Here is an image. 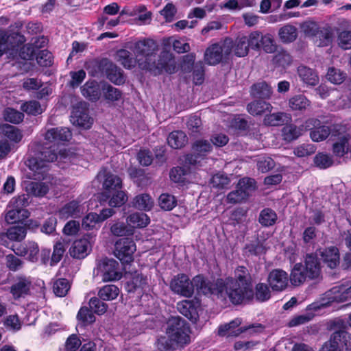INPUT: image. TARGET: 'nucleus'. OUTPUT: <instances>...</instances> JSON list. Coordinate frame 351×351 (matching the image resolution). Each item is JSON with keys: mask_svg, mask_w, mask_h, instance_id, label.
Returning <instances> with one entry per match:
<instances>
[{"mask_svg": "<svg viewBox=\"0 0 351 351\" xmlns=\"http://www.w3.org/2000/svg\"><path fill=\"white\" fill-rule=\"evenodd\" d=\"M305 123L301 126L289 124L282 130V134L286 141H292L297 139L305 131Z\"/></svg>", "mask_w": 351, "mask_h": 351, "instance_id": "obj_36", "label": "nucleus"}, {"mask_svg": "<svg viewBox=\"0 0 351 351\" xmlns=\"http://www.w3.org/2000/svg\"><path fill=\"white\" fill-rule=\"evenodd\" d=\"M230 179L222 173H217L213 176L210 184L216 189H223L229 185Z\"/></svg>", "mask_w": 351, "mask_h": 351, "instance_id": "obj_63", "label": "nucleus"}, {"mask_svg": "<svg viewBox=\"0 0 351 351\" xmlns=\"http://www.w3.org/2000/svg\"><path fill=\"white\" fill-rule=\"evenodd\" d=\"M339 46L343 49H351V32L344 30L341 32L337 38Z\"/></svg>", "mask_w": 351, "mask_h": 351, "instance_id": "obj_64", "label": "nucleus"}, {"mask_svg": "<svg viewBox=\"0 0 351 351\" xmlns=\"http://www.w3.org/2000/svg\"><path fill=\"white\" fill-rule=\"evenodd\" d=\"M335 136L332 144V152L337 157H342L346 154H350L351 156V136L346 133H339Z\"/></svg>", "mask_w": 351, "mask_h": 351, "instance_id": "obj_15", "label": "nucleus"}, {"mask_svg": "<svg viewBox=\"0 0 351 351\" xmlns=\"http://www.w3.org/2000/svg\"><path fill=\"white\" fill-rule=\"evenodd\" d=\"M127 223L132 229L142 228L149 224V218L145 213H134L127 217Z\"/></svg>", "mask_w": 351, "mask_h": 351, "instance_id": "obj_35", "label": "nucleus"}, {"mask_svg": "<svg viewBox=\"0 0 351 351\" xmlns=\"http://www.w3.org/2000/svg\"><path fill=\"white\" fill-rule=\"evenodd\" d=\"M5 121L12 123L18 124L23 120L24 114L14 108H7L3 112Z\"/></svg>", "mask_w": 351, "mask_h": 351, "instance_id": "obj_50", "label": "nucleus"}, {"mask_svg": "<svg viewBox=\"0 0 351 351\" xmlns=\"http://www.w3.org/2000/svg\"><path fill=\"white\" fill-rule=\"evenodd\" d=\"M106 75L108 79L115 84L119 85L125 82L121 69L112 63L108 64Z\"/></svg>", "mask_w": 351, "mask_h": 351, "instance_id": "obj_40", "label": "nucleus"}, {"mask_svg": "<svg viewBox=\"0 0 351 351\" xmlns=\"http://www.w3.org/2000/svg\"><path fill=\"white\" fill-rule=\"evenodd\" d=\"M298 73L301 80L307 85L315 86L319 82L317 73L311 68L300 66L298 68Z\"/></svg>", "mask_w": 351, "mask_h": 351, "instance_id": "obj_27", "label": "nucleus"}, {"mask_svg": "<svg viewBox=\"0 0 351 351\" xmlns=\"http://www.w3.org/2000/svg\"><path fill=\"white\" fill-rule=\"evenodd\" d=\"M278 217L276 212L269 208L262 210L258 216V221L264 227L274 225Z\"/></svg>", "mask_w": 351, "mask_h": 351, "instance_id": "obj_41", "label": "nucleus"}, {"mask_svg": "<svg viewBox=\"0 0 351 351\" xmlns=\"http://www.w3.org/2000/svg\"><path fill=\"white\" fill-rule=\"evenodd\" d=\"M32 287V280L25 276H16L11 287L10 293L14 299L18 300L27 295Z\"/></svg>", "mask_w": 351, "mask_h": 351, "instance_id": "obj_13", "label": "nucleus"}, {"mask_svg": "<svg viewBox=\"0 0 351 351\" xmlns=\"http://www.w3.org/2000/svg\"><path fill=\"white\" fill-rule=\"evenodd\" d=\"M327 79L332 83L339 84L342 83L345 78L346 74L339 69L335 68H330L326 75Z\"/></svg>", "mask_w": 351, "mask_h": 351, "instance_id": "obj_62", "label": "nucleus"}, {"mask_svg": "<svg viewBox=\"0 0 351 351\" xmlns=\"http://www.w3.org/2000/svg\"><path fill=\"white\" fill-rule=\"evenodd\" d=\"M190 329L184 319L180 317H172L167 322L166 334L169 339L180 345L190 342Z\"/></svg>", "mask_w": 351, "mask_h": 351, "instance_id": "obj_3", "label": "nucleus"}, {"mask_svg": "<svg viewBox=\"0 0 351 351\" xmlns=\"http://www.w3.org/2000/svg\"><path fill=\"white\" fill-rule=\"evenodd\" d=\"M108 199L109 206L112 207H119L126 202L128 197L126 194L122 191H114L113 194L110 193V196Z\"/></svg>", "mask_w": 351, "mask_h": 351, "instance_id": "obj_55", "label": "nucleus"}, {"mask_svg": "<svg viewBox=\"0 0 351 351\" xmlns=\"http://www.w3.org/2000/svg\"><path fill=\"white\" fill-rule=\"evenodd\" d=\"M0 135L14 143H19L23 137L19 128L9 124L0 125Z\"/></svg>", "mask_w": 351, "mask_h": 351, "instance_id": "obj_31", "label": "nucleus"}, {"mask_svg": "<svg viewBox=\"0 0 351 351\" xmlns=\"http://www.w3.org/2000/svg\"><path fill=\"white\" fill-rule=\"evenodd\" d=\"M307 278H308V276L306 274L304 265L301 263H296L289 277L291 284L294 286H299L303 284Z\"/></svg>", "mask_w": 351, "mask_h": 351, "instance_id": "obj_29", "label": "nucleus"}, {"mask_svg": "<svg viewBox=\"0 0 351 351\" xmlns=\"http://www.w3.org/2000/svg\"><path fill=\"white\" fill-rule=\"evenodd\" d=\"M119 263L113 259L103 261L99 265L98 269L102 274L104 281H112L121 278V273L119 271Z\"/></svg>", "mask_w": 351, "mask_h": 351, "instance_id": "obj_14", "label": "nucleus"}, {"mask_svg": "<svg viewBox=\"0 0 351 351\" xmlns=\"http://www.w3.org/2000/svg\"><path fill=\"white\" fill-rule=\"evenodd\" d=\"M267 282L274 291H282L288 286L289 275L282 269H276L269 274Z\"/></svg>", "mask_w": 351, "mask_h": 351, "instance_id": "obj_16", "label": "nucleus"}, {"mask_svg": "<svg viewBox=\"0 0 351 351\" xmlns=\"http://www.w3.org/2000/svg\"><path fill=\"white\" fill-rule=\"evenodd\" d=\"M67 156L65 149H60L58 155L55 149H52V145L49 147L37 145L34 155L27 161V165L31 171L27 175L28 178L36 180L49 179V164L58 158L65 159Z\"/></svg>", "mask_w": 351, "mask_h": 351, "instance_id": "obj_1", "label": "nucleus"}, {"mask_svg": "<svg viewBox=\"0 0 351 351\" xmlns=\"http://www.w3.org/2000/svg\"><path fill=\"white\" fill-rule=\"evenodd\" d=\"M232 45L230 40L226 39L223 43H213L206 49L204 56L205 62L209 65L219 64L223 58H227L232 52Z\"/></svg>", "mask_w": 351, "mask_h": 351, "instance_id": "obj_5", "label": "nucleus"}, {"mask_svg": "<svg viewBox=\"0 0 351 351\" xmlns=\"http://www.w3.org/2000/svg\"><path fill=\"white\" fill-rule=\"evenodd\" d=\"M114 254L122 263L133 261V254L136 250L135 243L130 239H121L115 243Z\"/></svg>", "mask_w": 351, "mask_h": 351, "instance_id": "obj_10", "label": "nucleus"}, {"mask_svg": "<svg viewBox=\"0 0 351 351\" xmlns=\"http://www.w3.org/2000/svg\"><path fill=\"white\" fill-rule=\"evenodd\" d=\"M28 217V212L25 209L13 208L9 210L5 216L8 223H14Z\"/></svg>", "mask_w": 351, "mask_h": 351, "instance_id": "obj_45", "label": "nucleus"}, {"mask_svg": "<svg viewBox=\"0 0 351 351\" xmlns=\"http://www.w3.org/2000/svg\"><path fill=\"white\" fill-rule=\"evenodd\" d=\"M84 209L77 201L73 200L63 206L58 211L60 219H66L69 217L76 218L80 217Z\"/></svg>", "mask_w": 351, "mask_h": 351, "instance_id": "obj_23", "label": "nucleus"}, {"mask_svg": "<svg viewBox=\"0 0 351 351\" xmlns=\"http://www.w3.org/2000/svg\"><path fill=\"white\" fill-rule=\"evenodd\" d=\"M291 120V116L284 112L270 113L265 116L263 123L269 126L282 125Z\"/></svg>", "mask_w": 351, "mask_h": 351, "instance_id": "obj_25", "label": "nucleus"}, {"mask_svg": "<svg viewBox=\"0 0 351 351\" xmlns=\"http://www.w3.org/2000/svg\"><path fill=\"white\" fill-rule=\"evenodd\" d=\"M71 288L69 281L66 278H58L53 282V291L58 297L65 296Z\"/></svg>", "mask_w": 351, "mask_h": 351, "instance_id": "obj_47", "label": "nucleus"}, {"mask_svg": "<svg viewBox=\"0 0 351 351\" xmlns=\"http://www.w3.org/2000/svg\"><path fill=\"white\" fill-rule=\"evenodd\" d=\"M111 233L117 237L129 236L133 234V229L123 222L117 221L110 227Z\"/></svg>", "mask_w": 351, "mask_h": 351, "instance_id": "obj_48", "label": "nucleus"}, {"mask_svg": "<svg viewBox=\"0 0 351 351\" xmlns=\"http://www.w3.org/2000/svg\"><path fill=\"white\" fill-rule=\"evenodd\" d=\"M242 321L240 318H236L229 323L221 325L218 328V335L221 337H235L240 334L249 330H254V332H258L263 330L261 324L250 325L245 327H239Z\"/></svg>", "mask_w": 351, "mask_h": 351, "instance_id": "obj_6", "label": "nucleus"}, {"mask_svg": "<svg viewBox=\"0 0 351 351\" xmlns=\"http://www.w3.org/2000/svg\"><path fill=\"white\" fill-rule=\"evenodd\" d=\"M154 67L148 69L147 71L153 72L154 75L160 74L165 71L173 73L176 71V64L173 54L168 51L164 50L160 53L158 61L156 58L153 60Z\"/></svg>", "mask_w": 351, "mask_h": 351, "instance_id": "obj_9", "label": "nucleus"}, {"mask_svg": "<svg viewBox=\"0 0 351 351\" xmlns=\"http://www.w3.org/2000/svg\"><path fill=\"white\" fill-rule=\"evenodd\" d=\"M232 49L234 54L239 57H244L248 53L249 43H247V37L241 36L237 38L232 43Z\"/></svg>", "mask_w": 351, "mask_h": 351, "instance_id": "obj_44", "label": "nucleus"}, {"mask_svg": "<svg viewBox=\"0 0 351 351\" xmlns=\"http://www.w3.org/2000/svg\"><path fill=\"white\" fill-rule=\"evenodd\" d=\"M319 255L323 262L331 268H335L339 264V250L335 247H330L319 251Z\"/></svg>", "mask_w": 351, "mask_h": 351, "instance_id": "obj_24", "label": "nucleus"}, {"mask_svg": "<svg viewBox=\"0 0 351 351\" xmlns=\"http://www.w3.org/2000/svg\"><path fill=\"white\" fill-rule=\"evenodd\" d=\"M261 48L267 53H274L276 49V45L274 38L270 34L261 36Z\"/></svg>", "mask_w": 351, "mask_h": 351, "instance_id": "obj_60", "label": "nucleus"}, {"mask_svg": "<svg viewBox=\"0 0 351 351\" xmlns=\"http://www.w3.org/2000/svg\"><path fill=\"white\" fill-rule=\"evenodd\" d=\"M105 177L103 186L106 189V191L101 194V201L108 200L110 196V193L121 188L122 186V181L117 176L108 173Z\"/></svg>", "mask_w": 351, "mask_h": 351, "instance_id": "obj_21", "label": "nucleus"}, {"mask_svg": "<svg viewBox=\"0 0 351 351\" xmlns=\"http://www.w3.org/2000/svg\"><path fill=\"white\" fill-rule=\"evenodd\" d=\"M305 130H311L310 137L314 142L326 139L331 132L330 127L321 125L320 121L314 118L308 119L305 121Z\"/></svg>", "mask_w": 351, "mask_h": 351, "instance_id": "obj_12", "label": "nucleus"}, {"mask_svg": "<svg viewBox=\"0 0 351 351\" xmlns=\"http://www.w3.org/2000/svg\"><path fill=\"white\" fill-rule=\"evenodd\" d=\"M158 51V46L155 40L150 38L143 39L136 42L132 52L135 56L140 58L146 66L143 70H148L154 67L153 60Z\"/></svg>", "mask_w": 351, "mask_h": 351, "instance_id": "obj_4", "label": "nucleus"}, {"mask_svg": "<svg viewBox=\"0 0 351 351\" xmlns=\"http://www.w3.org/2000/svg\"><path fill=\"white\" fill-rule=\"evenodd\" d=\"M16 250V254L20 256H27V258L32 262L38 260L39 248L38 244L35 242L29 241L25 245H21Z\"/></svg>", "mask_w": 351, "mask_h": 351, "instance_id": "obj_26", "label": "nucleus"}, {"mask_svg": "<svg viewBox=\"0 0 351 351\" xmlns=\"http://www.w3.org/2000/svg\"><path fill=\"white\" fill-rule=\"evenodd\" d=\"M235 279H233L234 282H239V284L247 283L248 285H251L250 276L248 270L243 266L238 267L235 271Z\"/></svg>", "mask_w": 351, "mask_h": 351, "instance_id": "obj_59", "label": "nucleus"}, {"mask_svg": "<svg viewBox=\"0 0 351 351\" xmlns=\"http://www.w3.org/2000/svg\"><path fill=\"white\" fill-rule=\"evenodd\" d=\"M178 311L188 319L193 320L196 319V308L193 300H182L177 304Z\"/></svg>", "mask_w": 351, "mask_h": 351, "instance_id": "obj_37", "label": "nucleus"}, {"mask_svg": "<svg viewBox=\"0 0 351 351\" xmlns=\"http://www.w3.org/2000/svg\"><path fill=\"white\" fill-rule=\"evenodd\" d=\"M272 108V106L269 102L262 100L254 101L247 106V112L253 116L261 115L267 112H270Z\"/></svg>", "mask_w": 351, "mask_h": 351, "instance_id": "obj_30", "label": "nucleus"}, {"mask_svg": "<svg viewBox=\"0 0 351 351\" xmlns=\"http://www.w3.org/2000/svg\"><path fill=\"white\" fill-rule=\"evenodd\" d=\"M117 60L125 69H130L136 66L143 70L146 64L142 62L140 58L133 57L132 53L124 49H121L117 52Z\"/></svg>", "mask_w": 351, "mask_h": 351, "instance_id": "obj_19", "label": "nucleus"}, {"mask_svg": "<svg viewBox=\"0 0 351 351\" xmlns=\"http://www.w3.org/2000/svg\"><path fill=\"white\" fill-rule=\"evenodd\" d=\"M189 173L188 168L177 167L171 170L170 178L174 182H184Z\"/></svg>", "mask_w": 351, "mask_h": 351, "instance_id": "obj_57", "label": "nucleus"}, {"mask_svg": "<svg viewBox=\"0 0 351 351\" xmlns=\"http://www.w3.org/2000/svg\"><path fill=\"white\" fill-rule=\"evenodd\" d=\"M304 270L308 279H316L321 274V265L316 254H307L304 259Z\"/></svg>", "mask_w": 351, "mask_h": 351, "instance_id": "obj_22", "label": "nucleus"}, {"mask_svg": "<svg viewBox=\"0 0 351 351\" xmlns=\"http://www.w3.org/2000/svg\"><path fill=\"white\" fill-rule=\"evenodd\" d=\"M325 298L328 300L326 303L327 304L332 302H341L347 300L351 298V285L335 286L325 293Z\"/></svg>", "mask_w": 351, "mask_h": 351, "instance_id": "obj_17", "label": "nucleus"}, {"mask_svg": "<svg viewBox=\"0 0 351 351\" xmlns=\"http://www.w3.org/2000/svg\"><path fill=\"white\" fill-rule=\"evenodd\" d=\"M119 294V288L114 285H108L101 287L98 291L99 298L104 301L113 300Z\"/></svg>", "mask_w": 351, "mask_h": 351, "instance_id": "obj_43", "label": "nucleus"}, {"mask_svg": "<svg viewBox=\"0 0 351 351\" xmlns=\"http://www.w3.org/2000/svg\"><path fill=\"white\" fill-rule=\"evenodd\" d=\"M82 95L91 101L97 100L101 95L99 84L95 81H88L82 87Z\"/></svg>", "mask_w": 351, "mask_h": 351, "instance_id": "obj_33", "label": "nucleus"}, {"mask_svg": "<svg viewBox=\"0 0 351 351\" xmlns=\"http://www.w3.org/2000/svg\"><path fill=\"white\" fill-rule=\"evenodd\" d=\"M237 186L243 193H245L247 198L256 188L255 180L249 178H244L239 180Z\"/></svg>", "mask_w": 351, "mask_h": 351, "instance_id": "obj_51", "label": "nucleus"}, {"mask_svg": "<svg viewBox=\"0 0 351 351\" xmlns=\"http://www.w3.org/2000/svg\"><path fill=\"white\" fill-rule=\"evenodd\" d=\"M168 144L174 149L182 147L187 142V137L182 131H173L167 138Z\"/></svg>", "mask_w": 351, "mask_h": 351, "instance_id": "obj_39", "label": "nucleus"}, {"mask_svg": "<svg viewBox=\"0 0 351 351\" xmlns=\"http://www.w3.org/2000/svg\"><path fill=\"white\" fill-rule=\"evenodd\" d=\"M159 206L164 210H171L177 204V201L173 195L163 193L159 197Z\"/></svg>", "mask_w": 351, "mask_h": 351, "instance_id": "obj_52", "label": "nucleus"}, {"mask_svg": "<svg viewBox=\"0 0 351 351\" xmlns=\"http://www.w3.org/2000/svg\"><path fill=\"white\" fill-rule=\"evenodd\" d=\"M21 109L23 112L34 116L41 114L45 110L40 103L34 100L24 103L22 104Z\"/></svg>", "mask_w": 351, "mask_h": 351, "instance_id": "obj_49", "label": "nucleus"}, {"mask_svg": "<svg viewBox=\"0 0 351 351\" xmlns=\"http://www.w3.org/2000/svg\"><path fill=\"white\" fill-rule=\"evenodd\" d=\"M133 206L138 210H149L154 206V201L149 195L143 193L134 197Z\"/></svg>", "mask_w": 351, "mask_h": 351, "instance_id": "obj_42", "label": "nucleus"}, {"mask_svg": "<svg viewBox=\"0 0 351 351\" xmlns=\"http://www.w3.org/2000/svg\"><path fill=\"white\" fill-rule=\"evenodd\" d=\"M10 241H20L26 235V229L23 226H13L5 232Z\"/></svg>", "mask_w": 351, "mask_h": 351, "instance_id": "obj_53", "label": "nucleus"}, {"mask_svg": "<svg viewBox=\"0 0 351 351\" xmlns=\"http://www.w3.org/2000/svg\"><path fill=\"white\" fill-rule=\"evenodd\" d=\"M288 105L292 111L303 112L311 106V101L305 95L300 94L290 97Z\"/></svg>", "mask_w": 351, "mask_h": 351, "instance_id": "obj_28", "label": "nucleus"}, {"mask_svg": "<svg viewBox=\"0 0 351 351\" xmlns=\"http://www.w3.org/2000/svg\"><path fill=\"white\" fill-rule=\"evenodd\" d=\"M301 31L308 36H317L319 32V26L313 21H306L300 24Z\"/></svg>", "mask_w": 351, "mask_h": 351, "instance_id": "obj_58", "label": "nucleus"}, {"mask_svg": "<svg viewBox=\"0 0 351 351\" xmlns=\"http://www.w3.org/2000/svg\"><path fill=\"white\" fill-rule=\"evenodd\" d=\"M314 163L320 169H326L332 166L333 160L332 156L324 153H318L314 158Z\"/></svg>", "mask_w": 351, "mask_h": 351, "instance_id": "obj_56", "label": "nucleus"}, {"mask_svg": "<svg viewBox=\"0 0 351 351\" xmlns=\"http://www.w3.org/2000/svg\"><path fill=\"white\" fill-rule=\"evenodd\" d=\"M164 43L165 45L172 43L173 49L178 53L188 52L191 49L190 45L188 43L181 40H173L171 37L164 39Z\"/></svg>", "mask_w": 351, "mask_h": 351, "instance_id": "obj_54", "label": "nucleus"}, {"mask_svg": "<svg viewBox=\"0 0 351 351\" xmlns=\"http://www.w3.org/2000/svg\"><path fill=\"white\" fill-rule=\"evenodd\" d=\"M272 93L271 87L265 82H258L251 87V95L254 97L269 99Z\"/></svg>", "mask_w": 351, "mask_h": 351, "instance_id": "obj_34", "label": "nucleus"}, {"mask_svg": "<svg viewBox=\"0 0 351 351\" xmlns=\"http://www.w3.org/2000/svg\"><path fill=\"white\" fill-rule=\"evenodd\" d=\"M91 250L90 242L86 238L77 239L73 242L69 250L70 255L74 258H84Z\"/></svg>", "mask_w": 351, "mask_h": 351, "instance_id": "obj_20", "label": "nucleus"}, {"mask_svg": "<svg viewBox=\"0 0 351 351\" xmlns=\"http://www.w3.org/2000/svg\"><path fill=\"white\" fill-rule=\"evenodd\" d=\"M70 121L73 125L81 127L85 129L90 128L93 119L87 113L86 104L80 102L73 107V110L70 116Z\"/></svg>", "mask_w": 351, "mask_h": 351, "instance_id": "obj_11", "label": "nucleus"}, {"mask_svg": "<svg viewBox=\"0 0 351 351\" xmlns=\"http://www.w3.org/2000/svg\"><path fill=\"white\" fill-rule=\"evenodd\" d=\"M223 291L234 304H241L245 300H250L253 297L251 285H248L247 283L239 284V282H234L233 278H228L226 280L223 287L220 290L221 293Z\"/></svg>", "mask_w": 351, "mask_h": 351, "instance_id": "obj_2", "label": "nucleus"}, {"mask_svg": "<svg viewBox=\"0 0 351 351\" xmlns=\"http://www.w3.org/2000/svg\"><path fill=\"white\" fill-rule=\"evenodd\" d=\"M77 318L85 325L92 324L95 321V317L87 307H82L80 309Z\"/></svg>", "mask_w": 351, "mask_h": 351, "instance_id": "obj_61", "label": "nucleus"}, {"mask_svg": "<svg viewBox=\"0 0 351 351\" xmlns=\"http://www.w3.org/2000/svg\"><path fill=\"white\" fill-rule=\"evenodd\" d=\"M280 39L283 43L293 42L298 37L297 28L290 24H287L280 28L278 31Z\"/></svg>", "mask_w": 351, "mask_h": 351, "instance_id": "obj_38", "label": "nucleus"}, {"mask_svg": "<svg viewBox=\"0 0 351 351\" xmlns=\"http://www.w3.org/2000/svg\"><path fill=\"white\" fill-rule=\"evenodd\" d=\"M351 349V337L345 330L334 332L329 341L325 343L321 351H341Z\"/></svg>", "mask_w": 351, "mask_h": 351, "instance_id": "obj_7", "label": "nucleus"}, {"mask_svg": "<svg viewBox=\"0 0 351 351\" xmlns=\"http://www.w3.org/2000/svg\"><path fill=\"white\" fill-rule=\"evenodd\" d=\"M25 191L34 197H43L49 191V187L47 183L29 182L25 184Z\"/></svg>", "mask_w": 351, "mask_h": 351, "instance_id": "obj_32", "label": "nucleus"}, {"mask_svg": "<svg viewBox=\"0 0 351 351\" xmlns=\"http://www.w3.org/2000/svg\"><path fill=\"white\" fill-rule=\"evenodd\" d=\"M71 138V132L67 128H51L47 131L45 139L53 146L61 142L69 141Z\"/></svg>", "mask_w": 351, "mask_h": 351, "instance_id": "obj_18", "label": "nucleus"}, {"mask_svg": "<svg viewBox=\"0 0 351 351\" xmlns=\"http://www.w3.org/2000/svg\"><path fill=\"white\" fill-rule=\"evenodd\" d=\"M147 285V278L141 274L136 273L132 279L127 282V289L130 292L137 289H144Z\"/></svg>", "mask_w": 351, "mask_h": 351, "instance_id": "obj_46", "label": "nucleus"}, {"mask_svg": "<svg viewBox=\"0 0 351 351\" xmlns=\"http://www.w3.org/2000/svg\"><path fill=\"white\" fill-rule=\"evenodd\" d=\"M170 289L174 293L185 298H190L193 294V282L184 274H178L171 279Z\"/></svg>", "mask_w": 351, "mask_h": 351, "instance_id": "obj_8", "label": "nucleus"}]
</instances>
